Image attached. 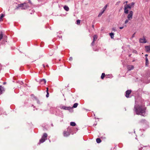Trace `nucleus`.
<instances>
[{"label":"nucleus","mask_w":150,"mask_h":150,"mask_svg":"<svg viewBox=\"0 0 150 150\" xmlns=\"http://www.w3.org/2000/svg\"><path fill=\"white\" fill-rule=\"evenodd\" d=\"M135 112L137 115H140L141 113V108L139 105H136L134 106Z\"/></svg>","instance_id":"f257e3e1"},{"label":"nucleus","mask_w":150,"mask_h":150,"mask_svg":"<svg viewBox=\"0 0 150 150\" xmlns=\"http://www.w3.org/2000/svg\"><path fill=\"white\" fill-rule=\"evenodd\" d=\"M147 38L144 36H143L141 38V43H145L148 42Z\"/></svg>","instance_id":"f03ea898"},{"label":"nucleus","mask_w":150,"mask_h":150,"mask_svg":"<svg viewBox=\"0 0 150 150\" xmlns=\"http://www.w3.org/2000/svg\"><path fill=\"white\" fill-rule=\"evenodd\" d=\"M146 108L141 105V115L144 116L145 114Z\"/></svg>","instance_id":"7ed1b4c3"},{"label":"nucleus","mask_w":150,"mask_h":150,"mask_svg":"<svg viewBox=\"0 0 150 150\" xmlns=\"http://www.w3.org/2000/svg\"><path fill=\"white\" fill-rule=\"evenodd\" d=\"M133 12L132 11L129 12V14L127 16V18L129 20H131L132 18Z\"/></svg>","instance_id":"20e7f679"},{"label":"nucleus","mask_w":150,"mask_h":150,"mask_svg":"<svg viewBox=\"0 0 150 150\" xmlns=\"http://www.w3.org/2000/svg\"><path fill=\"white\" fill-rule=\"evenodd\" d=\"M132 92V91L131 90H128L126 92V95L125 96L127 98H129V94L131 93Z\"/></svg>","instance_id":"39448f33"},{"label":"nucleus","mask_w":150,"mask_h":150,"mask_svg":"<svg viewBox=\"0 0 150 150\" xmlns=\"http://www.w3.org/2000/svg\"><path fill=\"white\" fill-rule=\"evenodd\" d=\"M145 51L148 53L150 52V45L146 46L145 47Z\"/></svg>","instance_id":"423d86ee"},{"label":"nucleus","mask_w":150,"mask_h":150,"mask_svg":"<svg viewBox=\"0 0 150 150\" xmlns=\"http://www.w3.org/2000/svg\"><path fill=\"white\" fill-rule=\"evenodd\" d=\"M61 109H63L65 110H69L71 109V107H67L65 106H63L61 108Z\"/></svg>","instance_id":"0eeeda50"},{"label":"nucleus","mask_w":150,"mask_h":150,"mask_svg":"<svg viewBox=\"0 0 150 150\" xmlns=\"http://www.w3.org/2000/svg\"><path fill=\"white\" fill-rule=\"evenodd\" d=\"M127 68L128 71H130L133 69L134 67L133 65H129L127 66Z\"/></svg>","instance_id":"6e6552de"},{"label":"nucleus","mask_w":150,"mask_h":150,"mask_svg":"<svg viewBox=\"0 0 150 150\" xmlns=\"http://www.w3.org/2000/svg\"><path fill=\"white\" fill-rule=\"evenodd\" d=\"M5 91L4 88L1 86H0V93L1 94Z\"/></svg>","instance_id":"1a4fd4ad"},{"label":"nucleus","mask_w":150,"mask_h":150,"mask_svg":"<svg viewBox=\"0 0 150 150\" xmlns=\"http://www.w3.org/2000/svg\"><path fill=\"white\" fill-rule=\"evenodd\" d=\"M63 134L64 136L65 137H67L70 135V134L69 132L66 131L64 132Z\"/></svg>","instance_id":"9d476101"},{"label":"nucleus","mask_w":150,"mask_h":150,"mask_svg":"<svg viewBox=\"0 0 150 150\" xmlns=\"http://www.w3.org/2000/svg\"><path fill=\"white\" fill-rule=\"evenodd\" d=\"M46 139H45L42 137V138L40 140L39 144H40V143H43Z\"/></svg>","instance_id":"9b49d317"},{"label":"nucleus","mask_w":150,"mask_h":150,"mask_svg":"<svg viewBox=\"0 0 150 150\" xmlns=\"http://www.w3.org/2000/svg\"><path fill=\"white\" fill-rule=\"evenodd\" d=\"M96 142L98 143H100L101 142V140L100 138H98L96 139Z\"/></svg>","instance_id":"f8f14e48"},{"label":"nucleus","mask_w":150,"mask_h":150,"mask_svg":"<svg viewBox=\"0 0 150 150\" xmlns=\"http://www.w3.org/2000/svg\"><path fill=\"white\" fill-rule=\"evenodd\" d=\"M127 9L126 7L124 8V13L126 14H127L128 13V10Z\"/></svg>","instance_id":"ddd939ff"},{"label":"nucleus","mask_w":150,"mask_h":150,"mask_svg":"<svg viewBox=\"0 0 150 150\" xmlns=\"http://www.w3.org/2000/svg\"><path fill=\"white\" fill-rule=\"evenodd\" d=\"M64 9L66 11H68L69 10V8L67 6H64Z\"/></svg>","instance_id":"4468645a"},{"label":"nucleus","mask_w":150,"mask_h":150,"mask_svg":"<svg viewBox=\"0 0 150 150\" xmlns=\"http://www.w3.org/2000/svg\"><path fill=\"white\" fill-rule=\"evenodd\" d=\"M98 36L97 35H95L93 37V40L96 41L97 39Z\"/></svg>","instance_id":"2eb2a0df"},{"label":"nucleus","mask_w":150,"mask_h":150,"mask_svg":"<svg viewBox=\"0 0 150 150\" xmlns=\"http://www.w3.org/2000/svg\"><path fill=\"white\" fill-rule=\"evenodd\" d=\"M47 134L46 133H44L43 134V136L42 137H43V138H45V139H47Z\"/></svg>","instance_id":"dca6fc26"},{"label":"nucleus","mask_w":150,"mask_h":150,"mask_svg":"<svg viewBox=\"0 0 150 150\" xmlns=\"http://www.w3.org/2000/svg\"><path fill=\"white\" fill-rule=\"evenodd\" d=\"M145 60H146V64L147 66L149 64V61H148V59L147 57H146Z\"/></svg>","instance_id":"f3484780"},{"label":"nucleus","mask_w":150,"mask_h":150,"mask_svg":"<svg viewBox=\"0 0 150 150\" xmlns=\"http://www.w3.org/2000/svg\"><path fill=\"white\" fill-rule=\"evenodd\" d=\"M108 6V5H106L105 6L102 8V10L103 11V12H104L105 10L107 8V7Z\"/></svg>","instance_id":"a211bd4d"},{"label":"nucleus","mask_w":150,"mask_h":150,"mask_svg":"<svg viewBox=\"0 0 150 150\" xmlns=\"http://www.w3.org/2000/svg\"><path fill=\"white\" fill-rule=\"evenodd\" d=\"M110 37L111 38H113L114 37V34L113 33H110Z\"/></svg>","instance_id":"6ab92c4d"},{"label":"nucleus","mask_w":150,"mask_h":150,"mask_svg":"<svg viewBox=\"0 0 150 150\" xmlns=\"http://www.w3.org/2000/svg\"><path fill=\"white\" fill-rule=\"evenodd\" d=\"M76 125V123L74 122H70V125L71 126H75Z\"/></svg>","instance_id":"aec40b11"},{"label":"nucleus","mask_w":150,"mask_h":150,"mask_svg":"<svg viewBox=\"0 0 150 150\" xmlns=\"http://www.w3.org/2000/svg\"><path fill=\"white\" fill-rule=\"evenodd\" d=\"M125 7H126V8L127 9L131 8V7H130V5L129 4L127 5L126 6H125Z\"/></svg>","instance_id":"412c9836"},{"label":"nucleus","mask_w":150,"mask_h":150,"mask_svg":"<svg viewBox=\"0 0 150 150\" xmlns=\"http://www.w3.org/2000/svg\"><path fill=\"white\" fill-rule=\"evenodd\" d=\"M105 76V73H103L102 74V75H101V79H104V78Z\"/></svg>","instance_id":"4be33fe9"},{"label":"nucleus","mask_w":150,"mask_h":150,"mask_svg":"<svg viewBox=\"0 0 150 150\" xmlns=\"http://www.w3.org/2000/svg\"><path fill=\"white\" fill-rule=\"evenodd\" d=\"M4 16V15L1 14L0 17V21H2V18Z\"/></svg>","instance_id":"5701e85b"},{"label":"nucleus","mask_w":150,"mask_h":150,"mask_svg":"<svg viewBox=\"0 0 150 150\" xmlns=\"http://www.w3.org/2000/svg\"><path fill=\"white\" fill-rule=\"evenodd\" d=\"M78 105V104L77 103H75L74 104L73 106L72 107V108H76L77 107V106Z\"/></svg>","instance_id":"b1692460"},{"label":"nucleus","mask_w":150,"mask_h":150,"mask_svg":"<svg viewBox=\"0 0 150 150\" xmlns=\"http://www.w3.org/2000/svg\"><path fill=\"white\" fill-rule=\"evenodd\" d=\"M104 12H103V11L102 10V11L98 15V17H100L101 15Z\"/></svg>","instance_id":"393cba45"},{"label":"nucleus","mask_w":150,"mask_h":150,"mask_svg":"<svg viewBox=\"0 0 150 150\" xmlns=\"http://www.w3.org/2000/svg\"><path fill=\"white\" fill-rule=\"evenodd\" d=\"M130 5V7L132 8L134 6V3L133 2H132L131 3V4H129Z\"/></svg>","instance_id":"a878e982"},{"label":"nucleus","mask_w":150,"mask_h":150,"mask_svg":"<svg viewBox=\"0 0 150 150\" xmlns=\"http://www.w3.org/2000/svg\"><path fill=\"white\" fill-rule=\"evenodd\" d=\"M41 82H43L45 84L46 83V81L45 79H42L41 80Z\"/></svg>","instance_id":"bb28decb"},{"label":"nucleus","mask_w":150,"mask_h":150,"mask_svg":"<svg viewBox=\"0 0 150 150\" xmlns=\"http://www.w3.org/2000/svg\"><path fill=\"white\" fill-rule=\"evenodd\" d=\"M77 24V25H79L80 23V20H78L76 21Z\"/></svg>","instance_id":"cd10ccee"},{"label":"nucleus","mask_w":150,"mask_h":150,"mask_svg":"<svg viewBox=\"0 0 150 150\" xmlns=\"http://www.w3.org/2000/svg\"><path fill=\"white\" fill-rule=\"evenodd\" d=\"M2 37H3V35H2V33H1V34H0V40H1V39H2Z\"/></svg>","instance_id":"c85d7f7f"},{"label":"nucleus","mask_w":150,"mask_h":150,"mask_svg":"<svg viewBox=\"0 0 150 150\" xmlns=\"http://www.w3.org/2000/svg\"><path fill=\"white\" fill-rule=\"evenodd\" d=\"M95 41H94L93 40V41L91 43V45H92V46H93L94 45V43H95Z\"/></svg>","instance_id":"c756f323"},{"label":"nucleus","mask_w":150,"mask_h":150,"mask_svg":"<svg viewBox=\"0 0 150 150\" xmlns=\"http://www.w3.org/2000/svg\"><path fill=\"white\" fill-rule=\"evenodd\" d=\"M129 20L128 19H127L125 20V24H126L128 22V21H129Z\"/></svg>","instance_id":"7c9ffc66"},{"label":"nucleus","mask_w":150,"mask_h":150,"mask_svg":"<svg viewBox=\"0 0 150 150\" xmlns=\"http://www.w3.org/2000/svg\"><path fill=\"white\" fill-rule=\"evenodd\" d=\"M47 95H46V97H47V98H48L49 97V92H47Z\"/></svg>","instance_id":"2f4dec72"},{"label":"nucleus","mask_w":150,"mask_h":150,"mask_svg":"<svg viewBox=\"0 0 150 150\" xmlns=\"http://www.w3.org/2000/svg\"><path fill=\"white\" fill-rule=\"evenodd\" d=\"M72 59H73V58H72V57H69V61H71L72 60Z\"/></svg>","instance_id":"473e14b6"},{"label":"nucleus","mask_w":150,"mask_h":150,"mask_svg":"<svg viewBox=\"0 0 150 150\" xmlns=\"http://www.w3.org/2000/svg\"><path fill=\"white\" fill-rule=\"evenodd\" d=\"M112 30L114 31H116V30L115 28H112Z\"/></svg>","instance_id":"72a5a7b5"},{"label":"nucleus","mask_w":150,"mask_h":150,"mask_svg":"<svg viewBox=\"0 0 150 150\" xmlns=\"http://www.w3.org/2000/svg\"><path fill=\"white\" fill-rule=\"evenodd\" d=\"M47 90H46V92H48V88L47 87L46 88Z\"/></svg>","instance_id":"f704fd0d"},{"label":"nucleus","mask_w":150,"mask_h":150,"mask_svg":"<svg viewBox=\"0 0 150 150\" xmlns=\"http://www.w3.org/2000/svg\"><path fill=\"white\" fill-rule=\"evenodd\" d=\"M124 28V27H120V29H122Z\"/></svg>","instance_id":"c9c22d12"},{"label":"nucleus","mask_w":150,"mask_h":150,"mask_svg":"<svg viewBox=\"0 0 150 150\" xmlns=\"http://www.w3.org/2000/svg\"><path fill=\"white\" fill-rule=\"evenodd\" d=\"M135 33H134L132 35V37L133 38L134 37V35H135Z\"/></svg>","instance_id":"e433bc0d"},{"label":"nucleus","mask_w":150,"mask_h":150,"mask_svg":"<svg viewBox=\"0 0 150 150\" xmlns=\"http://www.w3.org/2000/svg\"><path fill=\"white\" fill-rule=\"evenodd\" d=\"M42 66H43V67L44 68H45V64H42Z\"/></svg>","instance_id":"4c0bfd02"},{"label":"nucleus","mask_w":150,"mask_h":150,"mask_svg":"<svg viewBox=\"0 0 150 150\" xmlns=\"http://www.w3.org/2000/svg\"><path fill=\"white\" fill-rule=\"evenodd\" d=\"M23 5V4H21L20 5V6H19V7H21V6H22Z\"/></svg>","instance_id":"58836bf2"},{"label":"nucleus","mask_w":150,"mask_h":150,"mask_svg":"<svg viewBox=\"0 0 150 150\" xmlns=\"http://www.w3.org/2000/svg\"><path fill=\"white\" fill-rule=\"evenodd\" d=\"M6 83V82H4L3 83V84L4 85H5V84Z\"/></svg>","instance_id":"ea45409f"},{"label":"nucleus","mask_w":150,"mask_h":150,"mask_svg":"<svg viewBox=\"0 0 150 150\" xmlns=\"http://www.w3.org/2000/svg\"><path fill=\"white\" fill-rule=\"evenodd\" d=\"M139 42H141V38L139 39Z\"/></svg>","instance_id":"a19ab883"},{"label":"nucleus","mask_w":150,"mask_h":150,"mask_svg":"<svg viewBox=\"0 0 150 150\" xmlns=\"http://www.w3.org/2000/svg\"><path fill=\"white\" fill-rule=\"evenodd\" d=\"M147 56H148V55H147V54H146V55H145V56H146V57H147Z\"/></svg>","instance_id":"79ce46f5"},{"label":"nucleus","mask_w":150,"mask_h":150,"mask_svg":"<svg viewBox=\"0 0 150 150\" xmlns=\"http://www.w3.org/2000/svg\"><path fill=\"white\" fill-rule=\"evenodd\" d=\"M46 66L47 67H49L48 65L47 64V65H46Z\"/></svg>","instance_id":"37998d69"},{"label":"nucleus","mask_w":150,"mask_h":150,"mask_svg":"<svg viewBox=\"0 0 150 150\" xmlns=\"http://www.w3.org/2000/svg\"><path fill=\"white\" fill-rule=\"evenodd\" d=\"M141 103H142V101H143L141 100Z\"/></svg>","instance_id":"c03bdc74"},{"label":"nucleus","mask_w":150,"mask_h":150,"mask_svg":"<svg viewBox=\"0 0 150 150\" xmlns=\"http://www.w3.org/2000/svg\"><path fill=\"white\" fill-rule=\"evenodd\" d=\"M94 25H92V27H93V28H94Z\"/></svg>","instance_id":"a18cd8bd"},{"label":"nucleus","mask_w":150,"mask_h":150,"mask_svg":"<svg viewBox=\"0 0 150 150\" xmlns=\"http://www.w3.org/2000/svg\"><path fill=\"white\" fill-rule=\"evenodd\" d=\"M126 2V3H127V1H126V2Z\"/></svg>","instance_id":"49530a36"}]
</instances>
